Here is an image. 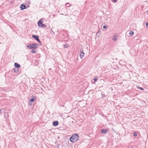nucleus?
Segmentation results:
<instances>
[{
    "instance_id": "f257e3e1",
    "label": "nucleus",
    "mask_w": 148,
    "mask_h": 148,
    "mask_svg": "<svg viewBox=\"0 0 148 148\" xmlns=\"http://www.w3.org/2000/svg\"><path fill=\"white\" fill-rule=\"evenodd\" d=\"M79 137V135L77 134H73L70 138V141L73 143L75 142L78 140Z\"/></svg>"
},
{
    "instance_id": "f03ea898",
    "label": "nucleus",
    "mask_w": 148,
    "mask_h": 148,
    "mask_svg": "<svg viewBox=\"0 0 148 148\" xmlns=\"http://www.w3.org/2000/svg\"><path fill=\"white\" fill-rule=\"evenodd\" d=\"M38 46V45L37 43H34L32 45H27V47L29 48L30 49H35Z\"/></svg>"
},
{
    "instance_id": "7ed1b4c3",
    "label": "nucleus",
    "mask_w": 148,
    "mask_h": 148,
    "mask_svg": "<svg viewBox=\"0 0 148 148\" xmlns=\"http://www.w3.org/2000/svg\"><path fill=\"white\" fill-rule=\"evenodd\" d=\"M42 18L40 19V20L38 22V25L39 27H46L47 26L43 24L42 22Z\"/></svg>"
},
{
    "instance_id": "20e7f679",
    "label": "nucleus",
    "mask_w": 148,
    "mask_h": 148,
    "mask_svg": "<svg viewBox=\"0 0 148 148\" xmlns=\"http://www.w3.org/2000/svg\"><path fill=\"white\" fill-rule=\"evenodd\" d=\"M80 53L79 54L80 57V58L81 59H82L84 57V55H85V53L83 52V51H82V52L80 51Z\"/></svg>"
},
{
    "instance_id": "39448f33",
    "label": "nucleus",
    "mask_w": 148,
    "mask_h": 148,
    "mask_svg": "<svg viewBox=\"0 0 148 148\" xmlns=\"http://www.w3.org/2000/svg\"><path fill=\"white\" fill-rule=\"evenodd\" d=\"M118 35L116 34V35H114L112 37V40L113 41H116L117 39V38L118 37Z\"/></svg>"
},
{
    "instance_id": "423d86ee",
    "label": "nucleus",
    "mask_w": 148,
    "mask_h": 148,
    "mask_svg": "<svg viewBox=\"0 0 148 148\" xmlns=\"http://www.w3.org/2000/svg\"><path fill=\"white\" fill-rule=\"evenodd\" d=\"M20 8L21 10H23L25 9L26 6L24 4H22L20 5Z\"/></svg>"
},
{
    "instance_id": "0eeeda50",
    "label": "nucleus",
    "mask_w": 148,
    "mask_h": 148,
    "mask_svg": "<svg viewBox=\"0 0 148 148\" xmlns=\"http://www.w3.org/2000/svg\"><path fill=\"white\" fill-rule=\"evenodd\" d=\"M58 124V122L57 121H55L53 122V125L54 126H57Z\"/></svg>"
},
{
    "instance_id": "6e6552de",
    "label": "nucleus",
    "mask_w": 148,
    "mask_h": 148,
    "mask_svg": "<svg viewBox=\"0 0 148 148\" xmlns=\"http://www.w3.org/2000/svg\"><path fill=\"white\" fill-rule=\"evenodd\" d=\"M108 131V130L106 129H102L101 130V133L104 134H106Z\"/></svg>"
},
{
    "instance_id": "1a4fd4ad",
    "label": "nucleus",
    "mask_w": 148,
    "mask_h": 148,
    "mask_svg": "<svg viewBox=\"0 0 148 148\" xmlns=\"http://www.w3.org/2000/svg\"><path fill=\"white\" fill-rule=\"evenodd\" d=\"M35 100V99L33 98H31L29 100V105H31L32 104V103Z\"/></svg>"
},
{
    "instance_id": "9d476101",
    "label": "nucleus",
    "mask_w": 148,
    "mask_h": 148,
    "mask_svg": "<svg viewBox=\"0 0 148 148\" xmlns=\"http://www.w3.org/2000/svg\"><path fill=\"white\" fill-rule=\"evenodd\" d=\"M32 37L35 39L36 40H37L39 38V36L38 35H33L32 36Z\"/></svg>"
},
{
    "instance_id": "9b49d317",
    "label": "nucleus",
    "mask_w": 148,
    "mask_h": 148,
    "mask_svg": "<svg viewBox=\"0 0 148 148\" xmlns=\"http://www.w3.org/2000/svg\"><path fill=\"white\" fill-rule=\"evenodd\" d=\"M14 66L17 68H19L21 66L20 65L17 63H14Z\"/></svg>"
},
{
    "instance_id": "f8f14e48",
    "label": "nucleus",
    "mask_w": 148,
    "mask_h": 148,
    "mask_svg": "<svg viewBox=\"0 0 148 148\" xmlns=\"http://www.w3.org/2000/svg\"><path fill=\"white\" fill-rule=\"evenodd\" d=\"M14 71L15 72L17 73L18 72L19 70L18 68H14Z\"/></svg>"
},
{
    "instance_id": "ddd939ff",
    "label": "nucleus",
    "mask_w": 148,
    "mask_h": 148,
    "mask_svg": "<svg viewBox=\"0 0 148 148\" xmlns=\"http://www.w3.org/2000/svg\"><path fill=\"white\" fill-rule=\"evenodd\" d=\"M34 49H32L31 51V52L33 53H36V51L34 50Z\"/></svg>"
},
{
    "instance_id": "4468645a",
    "label": "nucleus",
    "mask_w": 148,
    "mask_h": 148,
    "mask_svg": "<svg viewBox=\"0 0 148 148\" xmlns=\"http://www.w3.org/2000/svg\"><path fill=\"white\" fill-rule=\"evenodd\" d=\"M129 34L131 35H133L134 34V32L133 31H130L129 33Z\"/></svg>"
},
{
    "instance_id": "2eb2a0df",
    "label": "nucleus",
    "mask_w": 148,
    "mask_h": 148,
    "mask_svg": "<svg viewBox=\"0 0 148 148\" xmlns=\"http://www.w3.org/2000/svg\"><path fill=\"white\" fill-rule=\"evenodd\" d=\"M68 47V45L67 44H65L64 45V47L65 48H66Z\"/></svg>"
},
{
    "instance_id": "dca6fc26",
    "label": "nucleus",
    "mask_w": 148,
    "mask_h": 148,
    "mask_svg": "<svg viewBox=\"0 0 148 148\" xmlns=\"http://www.w3.org/2000/svg\"><path fill=\"white\" fill-rule=\"evenodd\" d=\"M133 135L134 136H136L137 135V133L135 132H134L133 134Z\"/></svg>"
},
{
    "instance_id": "f3484780",
    "label": "nucleus",
    "mask_w": 148,
    "mask_h": 148,
    "mask_svg": "<svg viewBox=\"0 0 148 148\" xmlns=\"http://www.w3.org/2000/svg\"><path fill=\"white\" fill-rule=\"evenodd\" d=\"M98 79V78L97 77H95L94 79V80L95 82H96Z\"/></svg>"
},
{
    "instance_id": "a211bd4d",
    "label": "nucleus",
    "mask_w": 148,
    "mask_h": 148,
    "mask_svg": "<svg viewBox=\"0 0 148 148\" xmlns=\"http://www.w3.org/2000/svg\"><path fill=\"white\" fill-rule=\"evenodd\" d=\"M65 5L67 7H69L70 6L69 4V3H67L65 4Z\"/></svg>"
},
{
    "instance_id": "6ab92c4d",
    "label": "nucleus",
    "mask_w": 148,
    "mask_h": 148,
    "mask_svg": "<svg viewBox=\"0 0 148 148\" xmlns=\"http://www.w3.org/2000/svg\"><path fill=\"white\" fill-rule=\"evenodd\" d=\"M103 29H106L107 28V26L106 25H104L103 26Z\"/></svg>"
},
{
    "instance_id": "aec40b11",
    "label": "nucleus",
    "mask_w": 148,
    "mask_h": 148,
    "mask_svg": "<svg viewBox=\"0 0 148 148\" xmlns=\"http://www.w3.org/2000/svg\"><path fill=\"white\" fill-rule=\"evenodd\" d=\"M37 41L38 42H39V43H40V42H40V40L39 39V38H38V39H37Z\"/></svg>"
},
{
    "instance_id": "412c9836",
    "label": "nucleus",
    "mask_w": 148,
    "mask_h": 148,
    "mask_svg": "<svg viewBox=\"0 0 148 148\" xmlns=\"http://www.w3.org/2000/svg\"><path fill=\"white\" fill-rule=\"evenodd\" d=\"M146 25L147 27L148 28V23H146Z\"/></svg>"
},
{
    "instance_id": "4be33fe9",
    "label": "nucleus",
    "mask_w": 148,
    "mask_h": 148,
    "mask_svg": "<svg viewBox=\"0 0 148 148\" xmlns=\"http://www.w3.org/2000/svg\"><path fill=\"white\" fill-rule=\"evenodd\" d=\"M139 88L141 90H143V89L142 88L140 87V88Z\"/></svg>"
},
{
    "instance_id": "5701e85b",
    "label": "nucleus",
    "mask_w": 148,
    "mask_h": 148,
    "mask_svg": "<svg viewBox=\"0 0 148 148\" xmlns=\"http://www.w3.org/2000/svg\"><path fill=\"white\" fill-rule=\"evenodd\" d=\"M113 1H114V2H116L117 1V0H113Z\"/></svg>"
},
{
    "instance_id": "b1692460",
    "label": "nucleus",
    "mask_w": 148,
    "mask_h": 148,
    "mask_svg": "<svg viewBox=\"0 0 148 148\" xmlns=\"http://www.w3.org/2000/svg\"><path fill=\"white\" fill-rule=\"evenodd\" d=\"M1 110L0 109V114L1 113Z\"/></svg>"
},
{
    "instance_id": "393cba45",
    "label": "nucleus",
    "mask_w": 148,
    "mask_h": 148,
    "mask_svg": "<svg viewBox=\"0 0 148 148\" xmlns=\"http://www.w3.org/2000/svg\"><path fill=\"white\" fill-rule=\"evenodd\" d=\"M147 14H148V10L147 11Z\"/></svg>"
}]
</instances>
